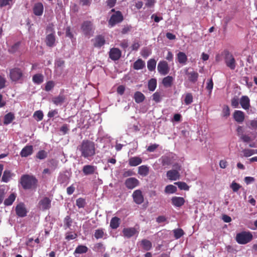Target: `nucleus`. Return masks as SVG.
Segmentation results:
<instances>
[{
	"instance_id": "nucleus-1",
	"label": "nucleus",
	"mask_w": 257,
	"mask_h": 257,
	"mask_svg": "<svg viewBox=\"0 0 257 257\" xmlns=\"http://www.w3.org/2000/svg\"><path fill=\"white\" fill-rule=\"evenodd\" d=\"M77 150L81 153V157L89 160L95 155V143L88 140H83Z\"/></svg>"
},
{
	"instance_id": "nucleus-2",
	"label": "nucleus",
	"mask_w": 257,
	"mask_h": 257,
	"mask_svg": "<svg viewBox=\"0 0 257 257\" xmlns=\"http://www.w3.org/2000/svg\"><path fill=\"white\" fill-rule=\"evenodd\" d=\"M21 184L24 189H36L38 186V179L33 175H23L21 177Z\"/></svg>"
},
{
	"instance_id": "nucleus-3",
	"label": "nucleus",
	"mask_w": 257,
	"mask_h": 257,
	"mask_svg": "<svg viewBox=\"0 0 257 257\" xmlns=\"http://www.w3.org/2000/svg\"><path fill=\"white\" fill-rule=\"evenodd\" d=\"M9 78L13 82L22 83L24 78V70L19 67L10 69Z\"/></svg>"
},
{
	"instance_id": "nucleus-4",
	"label": "nucleus",
	"mask_w": 257,
	"mask_h": 257,
	"mask_svg": "<svg viewBox=\"0 0 257 257\" xmlns=\"http://www.w3.org/2000/svg\"><path fill=\"white\" fill-rule=\"evenodd\" d=\"M253 236L249 231H242L237 233L235 240L240 244H245L252 239Z\"/></svg>"
},
{
	"instance_id": "nucleus-5",
	"label": "nucleus",
	"mask_w": 257,
	"mask_h": 257,
	"mask_svg": "<svg viewBox=\"0 0 257 257\" xmlns=\"http://www.w3.org/2000/svg\"><path fill=\"white\" fill-rule=\"evenodd\" d=\"M123 20V17L121 12L117 11L112 15L108 21V24L111 27L114 26L116 24L121 23Z\"/></svg>"
},
{
	"instance_id": "nucleus-6",
	"label": "nucleus",
	"mask_w": 257,
	"mask_h": 257,
	"mask_svg": "<svg viewBox=\"0 0 257 257\" xmlns=\"http://www.w3.org/2000/svg\"><path fill=\"white\" fill-rule=\"evenodd\" d=\"M176 170H172L167 172V177L170 180H177L180 178V174L178 171L181 170V167L177 164L173 166Z\"/></svg>"
},
{
	"instance_id": "nucleus-7",
	"label": "nucleus",
	"mask_w": 257,
	"mask_h": 257,
	"mask_svg": "<svg viewBox=\"0 0 257 257\" xmlns=\"http://www.w3.org/2000/svg\"><path fill=\"white\" fill-rule=\"evenodd\" d=\"M81 29L85 36L89 37L92 35L93 24L91 21H84L81 25Z\"/></svg>"
},
{
	"instance_id": "nucleus-8",
	"label": "nucleus",
	"mask_w": 257,
	"mask_h": 257,
	"mask_svg": "<svg viewBox=\"0 0 257 257\" xmlns=\"http://www.w3.org/2000/svg\"><path fill=\"white\" fill-rule=\"evenodd\" d=\"M225 63L226 66L231 70H234L236 67V62L233 55L228 51L225 52Z\"/></svg>"
},
{
	"instance_id": "nucleus-9",
	"label": "nucleus",
	"mask_w": 257,
	"mask_h": 257,
	"mask_svg": "<svg viewBox=\"0 0 257 257\" xmlns=\"http://www.w3.org/2000/svg\"><path fill=\"white\" fill-rule=\"evenodd\" d=\"M159 73L162 75H166L169 72L170 68L168 63L165 61H161L157 66Z\"/></svg>"
},
{
	"instance_id": "nucleus-10",
	"label": "nucleus",
	"mask_w": 257,
	"mask_h": 257,
	"mask_svg": "<svg viewBox=\"0 0 257 257\" xmlns=\"http://www.w3.org/2000/svg\"><path fill=\"white\" fill-rule=\"evenodd\" d=\"M124 184L128 189H133L140 184L139 181L136 178L131 177L125 180Z\"/></svg>"
},
{
	"instance_id": "nucleus-11",
	"label": "nucleus",
	"mask_w": 257,
	"mask_h": 257,
	"mask_svg": "<svg viewBox=\"0 0 257 257\" xmlns=\"http://www.w3.org/2000/svg\"><path fill=\"white\" fill-rule=\"evenodd\" d=\"M121 56V52L116 48H112L110 49L109 52V57L113 61L118 60Z\"/></svg>"
},
{
	"instance_id": "nucleus-12",
	"label": "nucleus",
	"mask_w": 257,
	"mask_h": 257,
	"mask_svg": "<svg viewBox=\"0 0 257 257\" xmlns=\"http://www.w3.org/2000/svg\"><path fill=\"white\" fill-rule=\"evenodd\" d=\"M134 201L137 204H142L144 201L142 192L140 190H135L132 195Z\"/></svg>"
},
{
	"instance_id": "nucleus-13",
	"label": "nucleus",
	"mask_w": 257,
	"mask_h": 257,
	"mask_svg": "<svg viewBox=\"0 0 257 257\" xmlns=\"http://www.w3.org/2000/svg\"><path fill=\"white\" fill-rule=\"evenodd\" d=\"M51 200L47 197H44L39 202V206L43 210L49 209L51 207Z\"/></svg>"
},
{
	"instance_id": "nucleus-14",
	"label": "nucleus",
	"mask_w": 257,
	"mask_h": 257,
	"mask_svg": "<svg viewBox=\"0 0 257 257\" xmlns=\"http://www.w3.org/2000/svg\"><path fill=\"white\" fill-rule=\"evenodd\" d=\"M17 215L21 217H24L27 215V211L23 203L18 204L16 207Z\"/></svg>"
},
{
	"instance_id": "nucleus-15",
	"label": "nucleus",
	"mask_w": 257,
	"mask_h": 257,
	"mask_svg": "<svg viewBox=\"0 0 257 257\" xmlns=\"http://www.w3.org/2000/svg\"><path fill=\"white\" fill-rule=\"evenodd\" d=\"M233 118L238 123H242L245 119V114L241 111L236 110L233 113Z\"/></svg>"
},
{
	"instance_id": "nucleus-16",
	"label": "nucleus",
	"mask_w": 257,
	"mask_h": 257,
	"mask_svg": "<svg viewBox=\"0 0 257 257\" xmlns=\"http://www.w3.org/2000/svg\"><path fill=\"white\" fill-rule=\"evenodd\" d=\"M34 14L36 16H41L44 12V6L42 3L38 2L34 4L33 8Z\"/></svg>"
},
{
	"instance_id": "nucleus-17",
	"label": "nucleus",
	"mask_w": 257,
	"mask_h": 257,
	"mask_svg": "<svg viewBox=\"0 0 257 257\" xmlns=\"http://www.w3.org/2000/svg\"><path fill=\"white\" fill-rule=\"evenodd\" d=\"M91 41L93 42L94 47L97 48H100L104 45L105 43L104 37L100 35L96 36L95 38Z\"/></svg>"
},
{
	"instance_id": "nucleus-18",
	"label": "nucleus",
	"mask_w": 257,
	"mask_h": 257,
	"mask_svg": "<svg viewBox=\"0 0 257 257\" xmlns=\"http://www.w3.org/2000/svg\"><path fill=\"white\" fill-rule=\"evenodd\" d=\"M185 71V74L187 75L188 80L190 82L193 83H195L196 82H197L199 76V74L197 72L194 71L188 72V68H186Z\"/></svg>"
},
{
	"instance_id": "nucleus-19",
	"label": "nucleus",
	"mask_w": 257,
	"mask_h": 257,
	"mask_svg": "<svg viewBox=\"0 0 257 257\" xmlns=\"http://www.w3.org/2000/svg\"><path fill=\"white\" fill-rule=\"evenodd\" d=\"M239 103L242 108L245 110H248L250 107V99L247 96H242L240 99Z\"/></svg>"
},
{
	"instance_id": "nucleus-20",
	"label": "nucleus",
	"mask_w": 257,
	"mask_h": 257,
	"mask_svg": "<svg viewBox=\"0 0 257 257\" xmlns=\"http://www.w3.org/2000/svg\"><path fill=\"white\" fill-rule=\"evenodd\" d=\"M122 233L124 237L131 238L138 233V231L135 227H128L123 228Z\"/></svg>"
},
{
	"instance_id": "nucleus-21",
	"label": "nucleus",
	"mask_w": 257,
	"mask_h": 257,
	"mask_svg": "<svg viewBox=\"0 0 257 257\" xmlns=\"http://www.w3.org/2000/svg\"><path fill=\"white\" fill-rule=\"evenodd\" d=\"M33 147L32 145H27L21 150L20 155L22 157H27L33 154Z\"/></svg>"
},
{
	"instance_id": "nucleus-22",
	"label": "nucleus",
	"mask_w": 257,
	"mask_h": 257,
	"mask_svg": "<svg viewBox=\"0 0 257 257\" xmlns=\"http://www.w3.org/2000/svg\"><path fill=\"white\" fill-rule=\"evenodd\" d=\"M96 170V167L91 165H87L83 166L82 172L85 175H92Z\"/></svg>"
},
{
	"instance_id": "nucleus-23",
	"label": "nucleus",
	"mask_w": 257,
	"mask_h": 257,
	"mask_svg": "<svg viewBox=\"0 0 257 257\" xmlns=\"http://www.w3.org/2000/svg\"><path fill=\"white\" fill-rule=\"evenodd\" d=\"M172 204L178 207H180L183 205L185 203V199L181 197H173L171 199Z\"/></svg>"
},
{
	"instance_id": "nucleus-24",
	"label": "nucleus",
	"mask_w": 257,
	"mask_h": 257,
	"mask_svg": "<svg viewBox=\"0 0 257 257\" xmlns=\"http://www.w3.org/2000/svg\"><path fill=\"white\" fill-rule=\"evenodd\" d=\"M66 96L63 94H60L52 98V102L56 105H61L64 102Z\"/></svg>"
},
{
	"instance_id": "nucleus-25",
	"label": "nucleus",
	"mask_w": 257,
	"mask_h": 257,
	"mask_svg": "<svg viewBox=\"0 0 257 257\" xmlns=\"http://www.w3.org/2000/svg\"><path fill=\"white\" fill-rule=\"evenodd\" d=\"M55 37L53 33H50L46 37V44L47 46L50 47H52L54 45L55 42Z\"/></svg>"
},
{
	"instance_id": "nucleus-26",
	"label": "nucleus",
	"mask_w": 257,
	"mask_h": 257,
	"mask_svg": "<svg viewBox=\"0 0 257 257\" xmlns=\"http://www.w3.org/2000/svg\"><path fill=\"white\" fill-rule=\"evenodd\" d=\"M142 162V159L139 157H131L128 160V164L130 166L135 167L141 164Z\"/></svg>"
},
{
	"instance_id": "nucleus-27",
	"label": "nucleus",
	"mask_w": 257,
	"mask_h": 257,
	"mask_svg": "<svg viewBox=\"0 0 257 257\" xmlns=\"http://www.w3.org/2000/svg\"><path fill=\"white\" fill-rule=\"evenodd\" d=\"M178 62L181 64L184 65L187 61V56L185 53L179 52L176 55Z\"/></svg>"
},
{
	"instance_id": "nucleus-28",
	"label": "nucleus",
	"mask_w": 257,
	"mask_h": 257,
	"mask_svg": "<svg viewBox=\"0 0 257 257\" xmlns=\"http://www.w3.org/2000/svg\"><path fill=\"white\" fill-rule=\"evenodd\" d=\"M138 174L142 177H146L149 173V167L147 165H142L138 168Z\"/></svg>"
},
{
	"instance_id": "nucleus-29",
	"label": "nucleus",
	"mask_w": 257,
	"mask_h": 257,
	"mask_svg": "<svg viewBox=\"0 0 257 257\" xmlns=\"http://www.w3.org/2000/svg\"><path fill=\"white\" fill-rule=\"evenodd\" d=\"M145 96L140 91H136L134 95V98L135 102L137 103H140L145 99Z\"/></svg>"
},
{
	"instance_id": "nucleus-30",
	"label": "nucleus",
	"mask_w": 257,
	"mask_h": 257,
	"mask_svg": "<svg viewBox=\"0 0 257 257\" xmlns=\"http://www.w3.org/2000/svg\"><path fill=\"white\" fill-rule=\"evenodd\" d=\"M120 223V220L117 217H113L111 218L110 222V227L113 229H115L118 228Z\"/></svg>"
},
{
	"instance_id": "nucleus-31",
	"label": "nucleus",
	"mask_w": 257,
	"mask_h": 257,
	"mask_svg": "<svg viewBox=\"0 0 257 257\" xmlns=\"http://www.w3.org/2000/svg\"><path fill=\"white\" fill-rule=\"evenodd\" d=\"M145 66V63L142 59H138L133 65V68L135 70L142 69Z\"/></svg>"
},
{
	"instance_id": "nucleus-32",
	"label": "nucleus",
	"mask_w": 257,
	"mask_h": 257,
	"mask_svg": "<svg viewBox=\"0 0 257 257\" xmlns=\"http://www.w3.org/2000/svg\"><path fill=\"white\" fill-rule=\"evenodd\" d=\"M174 78L172 76H167L162 80V84L165 87H171L172 85Z\"/></svg>"
},
{
	"instance_id": "nucleus-33",
	"label": "nucleus",
	"mask_w": 257,
	"mask_h": 257,
	"mask_svg": "<svg viewBox=\"0 0 257 257\" xmlns=\"http://www.w3.org/2000/svg\"><path fill=\"white\" fill-rule=\"evenodd\" d=\"M15 119V116L13 113L9 112L4 116V124H9L11 123Z\"/></svg>"
},
{
	"instance_id": "nucleus-34",
	"label": "nucleus",
	"mask_w": 257,
	"mask_h": 257,
	"mask_svg": "<svg viewBox=\"0 0 257 257\" xmlns=\"http://www.w3.org/2000/svg\"><path fill=\"white\" fill-rule=\"evenodd\" d=\"M157 82L155 78H151L148 81V89L151 91H154L157 87Z\"/></svg>"
},
{
	"instance_id": "nucleus-35",
	"label": "nucleus",
	"mask_w": 257,
	"mask_h": 257,
	"mask_svg": "<svg viewBox=\"0 0 257 257\" xmlns=\"http://www.w3.org/2000/svg\"><path fill=\"white\" fill-rule=\"evenodd\" d=\"M16 198V195L15 193H12L10 195L6 198L4 201V204L6 206L11 205L14 202Z\"/></svg>"
},
{
	"instance_id": "nucleus-36",
	"label": "nucleus",
	"mask_w": 257,
	"mask_h": 257,
	"mask_svg": "<svg viewBox=\"0 0 257 257\" xmlns=\"http://www.w3.org/2000/svg\"><path fill=\"white\" fill-rule=\"evenodd\" d=\"M141 245L143 246V248L145 250H150L152 247V242L146 239H143L141 241Z\"/></svg>"
},
{
	"instance_id": "nucleus-37",
	"label": "nucleus",
	"mask_w": 257,
	"mask_h": 257,
	"mask_svg": "<svg viewBox=\"0 0 257 257\" xmlns=\"http://www.w3.org/2000/svg\"><path fill=\"white\" fill-rule=\"evenodd\" d=\"M33 81L35 83L40 84L43 82L44 77L41 74H37L33 76Z\"/></svg>"
},
{
	"instance_id": "nucleus-38",
	"label": "nucleus",
	"mask_w": 257,
	"mask_h": 257,
	"mask_svg": "<svg viewBox=\"0 0 257 257\" xmlns=\"http://www.w3.org/2000/svg\"><path fill=\"white\" fill-rule=\"evenodd\" d=\"M157 62L154 59H150L147 62L148 69L150 71L155 70Z\"/></svg>"
},
{
	"instance_id": "nucleus-39",
	"label": "nucleus",
	"mask_w": 257,
	"mask_h": 257,
	"mask_svg": "<svg viewBox=\"0 0 257 257\" xmlns=\"http://www.w3.org/2000/svg\"><path fill=\"white\" fill-rule=\"evenodd\" d=\"M177 190V188L175 186L173 185H168L166 186L165 192L167 194H173L175 193Z\"/></svg>"
},
{
	"instance_id": "nucleus-40",
	"label": "nucleus",
	"mask_w": 257,
	"mask_h": 257,
	"mask_svg": "<svg viewBox=\"0 0 257 257\" xmlns=\"http://www.w3.org/2000/svg\"><path fill=\"white\" fill-rule=\"evenodd\" d=\"M12 177L11 172L9 170H5L2 176V181L4 182L7 183L9 181Z\"/></svg>"
},
{
	"instance_id": "nucleus-41",
	"label": "nucleus",
	"mask_w": 257,
	"mask_h": 257,
	"mask_svg": "<svg viewBox=\"0 0 257 257\" xmlns=\"http://www.w3.org/2000/svg\"><path fill=\"white\" fill-rule=\"evenodd\" d=\"M20 45H21L20 42H18L16 43L15 44L13 45L12 46H11L9 48V50H8L9 52L10 53H15L18 52L19 50Z\"/></svg>"
},
{
	"instance_id": "nucleus-42",
	"label": "nucleus",
	"mask_w": 257,
	"mask_h": 257,
	"mask_svg": "<svg viewBox=\"0 0 257 257\" xmlns=\"http://www.w3.org/2000/svg\"><path fill=\"white\" fill-rule=\"evenodd\" d=\"M104 234V229L100 228L95 230L94 236L96 239H98L103 238Z\"/></svg>"
},
{
	"instance_id": "nucleus-43",
	"label": "nucleus",
	"mask_w": 257,
	"mask_h": 257,
	"mask_svg": "<svg viewBox=\"0 0 257 257\" xmlns=\"http://www.w3.org/2000/svg\"><path fill=\"white\" fill-rule=\"evenodd\" d=\"M88 251V248L85 245H78L75 249L74 253H84Z\"/></svg>"
},
{
	"instance_id": "nucleus-44",
	"label": "nucleus",
	"mask_w": 257,
	"mask_h": 257,
	"mask_svg": "<svg viewBox=\"0 0 257 257\" xmlns=\"http://www.w3.org/2000/svg\"><path fill=\"white\" fill-rule=\"evenodd\" d=\"M43 113L41 110H37L33 114L34 118L37 121H40L43 118Z\"/></svg>"
},
{
	"instance_id": "nucleus-45",
	"label": "nucleus",
	"mask_w": 257,
	"mask_h": 257,
	"mask_svg": "<svg viewBox=\"0 0 257 257\" xmlns=\"http://www.w3.org/2000/svg\"><path fill=\"white\" fill-rule=\"evenodd\" d=\"M72 220L69 215L66 216L64 219V228L65 229L69 228L71 226Z\"/></svg>"
},
{
	"instance_id": "nucleus-46",
	"label": "nucleus",
	"mask_w": 257,
	"mask_h": 257,
	"mask_svg": "<svg viewBox=\"0 0 257 257\" xmlns=\"http://www.w3.org/2000/svg\"><path fill=\"white\" fill-rule=\"evenodd\" d=\"M48 156V153L44 150L39 151L36 154V158L40 160L46 159Z\"/></svg>"
},
{
	"instance_id": "nucleus-47",
	"label": "nucleus",
	"mask_w": 257,
	"mask_h": 257,
	"mask_svg": "<svg viewBox=\"0 0 257 257\" xmlns=\"http://www.w3.org/2000/svg\"><path fill=\"white\" fill-rule=\"evenodd\" d=\"M230 108L227 105H224L223 106L222 110V115L223 117H227L230 115Z\"/></svg>"
},
{
	"instance_id": "nucleus-48",
	"label": "nucleus",
	"mask_w": 257,
	"mask_h": 257,
	"mask_svg": "<svg viewBox=\"0 0 257 257\" xmlns=\"http://www.w3.org/2000/svg\"><path fill=\"white\" fill-rule=\"evenodd\" d=\"M193 95L191 93H187L185 95L184 103L186 105H189L193 102Z\"/></svg>"
},
{
	"instance_id": "nucleus-49",
	"label": "nucleus",
	"mask_w": 257,
	"mask_h": 257,
	"mask_svg": "<svg viewBox=\"0 0 257 257\" xmlns=\"http://www.w3.org/2000/svg\"><path fill=\"white\" fill-rule=\"evenodd\" d=\"M175 184L177 185L180 189L183 190H188L189 189V187L187 185V184L184 182H175Z\"/></svg>"
},
{
	"instance_id": "nucleus-50",
	"label": "nucleus",
	"mask_w": 257,
	"mask_h": 257,
	"mask_svg": "<svg viewBox=\"0 0 257 257\" xmlns=\"http://www.w3.org/2000/svg\"><path fill=\"white\" fill-rule=\"evenodd\" d=\"M58 162L55 159H52L48 161V165L54 170L58 166Z\"/></svg>"
},
{
	"instance_id": "nucleus-51",
	"label": "nucleus",
	"mask_w": 257,
	"mask_h": 257,
	"mask_svg": "<svg viewBox=\"0 0 257 257\" xmlns=\"http://www.w3.org/2000/svg\"><path fill=\"white\" fill-rule=\"evenodd\" d=\"M13 4V0H0V8L9 6L11 8Z\"/></svg>"
},
{
	"instance_id": "nucleus-52",
	"label": "nucleus",
	"mask_w": 257,
	"mask_h": 257,
	"mask_svg": "<svg viewBox=\"0 0 257 257\" xmlns=\"http://www.w3.org/2000/svg\"><path fill=\"white\" fill-rule=\"evenodd\" d=\"M163 166H169L171 164V159L169 157L163 156L161 158Z\"/></svg>"
},
{
	"instance_id": "nucleus-53",
	"label": "nucleus",
	"mask_w": 257,
	"mask_h": 257,
	"mask_svg": "<svg viewBox=\"0 0 257 257\" xmlns=\"http://www.w3.org/2000/svg\"><path fill=\"white\" fill-rule=\"evenodd\" d=\"M174 236L176 239H178L182 236L184 233L183 230L181 228L174 230Z\"/></svg>"
},
{
	"instance_id": "nucleus-54",
	"label": "nucleus",
	"mask_w": 257,
	"mask_h": 257,
	"mask_svg": "<svg viewBox=\"0 0 257 257\" xmlns=\"http://www.w3.org/2000/svg\"><path fill=\"white\" fill-rule=\"evenodd\" d=\"M239 100H239V98L237 97H233L231 99V106L234 108H238L239 106Z\"/></svg>"
},
{
	"instance_id": "nucleus-55",
	"label": "nucleus",
	"mask_w": 257,
	"mask_h": 257,
	"mask_svg": "<svg viewBox=\"0 0 257 257\" xmlns=\"http://www.w3.org/2000/svg\"><path fill=\"white\" fill-rule=\"evenodd\" d=\"M85 200L82 198H79L76 200V204L78 208H83L85 205Z\"/></svg>"
},
{
	"instance_id": "nucleus-56",
	"label": "nucleus",
	"mask_w": 257,
	"mask_h": 257,
	"mask_svg": "<svg viewBox=\"0 0 257 257\" xmlns=\"http://www.w3.org/2000/svg\"><path fill=\"white\" fill-rule=\"evenodd\" d=\"M253 150L245 149L242 151L243 156L245 157H249L254 154Z\"/></svg>"
},
{
	"instance_id": "nucleus-57",
	"label": "nucleus",
	"mask_w": 257,
	"mask_h": 257,
	"mask_svg": "<svg viewBox=\"0 0 257 257\" xmlns=\"http://www.w3.org/2000/svg\"><path fill=\"white\" fill-rule=\"evenodd\" d=\"M59 182L61 184H65V185H67L69 183V178L66 175H62L58 179Z\"/></svg>"
},
{
	"instance_id": "nucleus-58",
	"label": "nucleus",
	"mask_w": 257,
	"mask_h": 257,
	"mask_svg": "<svg viewBox=\"0 0 257 257\" xmlns=\"http://www.w3.org/2000/svg\"><path fill=\"white\" fill-rule=\"evenodd\" d=\"M241 187V186L239 184L233 181L231 184L230 185V188L232 190V191L234 192H236L238 191V190Z\"/></svg>"
},
{
	"instance_id": "nucleus-59",
	"label": "nucleus",
	"mask_w": 257,
	"mask_h": 257,
	"mask_svg": "<svg viewBox=\"0 0 257 257\" xmlns=\"http://www.w3.org/2000/svg\"><path fill=\"white\" fill-rule=\"evenodd\" d=\"M54 82L53 81H49L46 84L45 90L49 91L54 87Z\"/></svg>"
},
{
	"instance_id": "nucleus-60",
	"label": "nucleus",
	"mask_w": 257,
	"mask_h": 257,
	"mask_svg": "<svg viewBox=\"0 0 257 257\" xmlns=\"http://www.w3.org/2000/svg\"><path fill=\"white\" fill-rule=\"evenodd\" d=\"M153 100L155 101L156 102L158 103L161 100V97L160 92H155L153 95Z\"/></svg>"
},
{
	"instance_id": "nucleus-61",
	"label": "nucleus",
	"mask_w": 257,
	"mask_h": 257,
	"mask_svg": "<svg viewBox=\"0 0 257 257\" xmlns=\"http://www.w3.org/2000/svg\"><path fill=\"white\" fill-rule=\"evenodd\" d=\"M240 139L244 143H248L251 141V137L245 134H241Z\"/></svg>"
},
{
	"instance_id": "nucleus-62",
	"label": "nucleus",
	"mask_w": 257,
	"mask_h": 257,
	"mask_svg": "<svg viewBox=\"0 0 257 257\" xmlns=\"http://www.w3.org/2000/svg\"><path fill=\"white\" fill-rule=\"evenodd\" d=\"M213 87V82L212 79H209L206 86V89L209 91V93L211 92Z\"/></svg>"
},
{
	"instance_id": "nucleus-63",
	"label": "nucleus",
	"mask_w": 257,
	"mask_h": 257,
	"mask_svg": "<svg viewBox=\"0 0 257 257\" xmlns=\"http://www.w3.org/2000/svg\"><path fill=\"white\" fill-rule=\"evenodd\" d=\"M116 3V0H107L106 3L109 8H113Z\"/></svg>"
},
{
	"instance_id": "nucleus-64",
	"label": "nucleus",
	"mask_w": 257,
	"mask_h": 257,
	"mask_svg": "<svg viewBox=\"0 0 257 257\" xmlns=\"http://www.w3.org/2000/svg\"><path fill=\"white\" fill-rule=\"evenodd\" d=\"M249 127L251 129L257 130V120H251L250 121Z\"/></svg>"
}]
</instances>
